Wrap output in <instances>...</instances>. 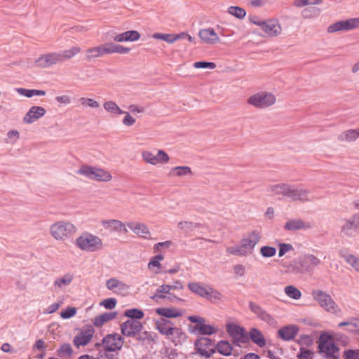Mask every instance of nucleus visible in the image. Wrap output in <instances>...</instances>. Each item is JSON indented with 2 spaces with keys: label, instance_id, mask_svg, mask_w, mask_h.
<instances>
[{
  "label": "nucleus",
  "instance_id": "1",
  "mask_svg": "<svg viewBox=\"0 0 359 359\" xmlns=\"http://www.w3.org/2000/svg\"><path fill=\"white\" fill-rule=\"evenodd\" d=\"M76 247L79 249L93 252L102 248V240L97 236L88 232L83 233L75 241Z\"/></svg>",
  "mask_w": 359,
  "mask_h": 359
},
{
  "label": "nucleus",
  "instance_id": "2",
  "mask_svg": "<svg viewBox=\"0 0 359 359\" xmlns=\"http://www.w3.org/2000/svg\"><path fill=\"white\" fill-rule=\"evenodd\" d=\"M76 231V226L68 222L59 221L50 227V235L57 241H64L71 237Z\"/></svg>",
  "mask_w": 359,
  "mask_h": 359
},
{
  "label": "nucleus",
  "instance_id": "3",
  "mask_svg": "<svg viewBox=\"0 0 359 359\" xmlns=\"http://www.w3.org/2000/svg\"><path fill=\"white\" fill-rule=\"evenodd\" d=\"M77 173L82 175L90 180L108 182L111 180V175L103 169L88 166L86 165H82Z\"/></svg>",
  "mask_w": 359,
  "mask_h": 359
},
{
  "label": "nucleus",
  "instance_id": "4",
  "mask_svg": "<svg viewBox=\"0 0 359 359\" xmlns=\"http://www.w3.org/2000/svg\"><path fill=\"white\" fill-rule=\"evenodd\" d=\"M226 330L234 345L241 346L242 344H248V332L243 327L231 323L226 324Z\"/></svg>",
  "mask_w": 359,
  "mask_h": 359
},
{
  "label": "nucleus",
  "instance_id": "5",
  "mask_svg": "<svg viewBox=\"0 0 359 359\" xmlns=\"http://www.w3.org/2000/svg\"><path fill=\"white\" fill-rule=\"evenodd\" d=\"M311 295L325 310L332 313H337L338 307L329 294L323 290H313Z\"/></svg>",
  "mask_w": 359,
  "mask_h": 359
},
{
  "label": "nucleus",
  "instance_id": "6",
  "mask_svg": "<svg viewBox=\"0 0 359 359\" xmlns=\"http://www.w3.org/2000/svg\"><path fill=\"white\" fill-rule=\"evenodd\" d=\"M124 339L117 333L107 334L102 340L101 343H97L95 346L99 348L103 345L106 351L115 352L118 351L123 347Z\"/></svg>",
  "mask_w": 359,
  "mask_h": 359
},
{
  "label": "nucleus",
  "instance_id": "7",
  "mask_svg": "<svg viewBox=\"0 0 359 359\" xmlns=\"http://www.w3.org/2000/svg\"><path fill=\"white\" fill-rule=\"evenodd\" d=\"M296 259L301 274L313 271L321 264L320 259L309 253H305Z\"/></svg>",
  "mask_w": 359,
  "mask_h": 359
},
{
  "label": "nucleus",
  "instance_id": "8",
  "mask_svg": "<svg viewBox=\"0 0 359 359\" xmlns=\"http://www.w3.org/2000/svg\"><path fill=\"white\" fill-rule=\"evenodd\" d=\"M276 97L270 93L259 92L248 99V103L260 109L269 107L276 102Z\"/></svg>",
  "mask_w": 359,
  "mask_h": 359
},
{
  "label": "nucleus",
  "instance_id": "9",
  "mask_svg": "<svg viewBox=\"0 0 359 359\" xmlns=\"http://www.w3.org/2000/svg\"><path fill=\"white\" fill-rule=\"evenodd\" d=\"M250 310L254 313L257 318L267 323L270 326L275 327L278 322L275 318L262 308L259 304L254 302L248 303Z\"/></svg>",
  "mask_w": 359,
  "mask_h": 359
},
{
  "label": "nucleus",
  "instance_id": "10",
  "mask_svg": "<svg viewBox=\"0 0 359 359\" xmlns=\"http://www.w3.org/2000/svg\"><path fill=\"white\" fill-rule=\"evenodd\" d=\"M359 231V212L354 214L349 219H345L341 227L342 236L352 237Z\"/></svg>",
  "mask_w": 359,
  "mask_h": 359
},
{
  "label": "nucleus",
  "instance_id": "11",
  "mask_svg": "<svg viewBox=\"0 0 359 359\" xmlns=\"http://www.w3.org/2000/svg\"><path fill=\"white\" fill-rule=\"evenodd\" d=\"M286 198L293 201L306 202L311 201L313 200V197L310 196L309 190L302 189L301 187H296L294 185H290L288 189Z\"/></svg>",
  "mask_w": 359,
  "mask_h": 359
},
{
  "label": "nucleus",
  "instance_id": "12",
  "mask_svg": "<svg viewBox=\"0 0 359 359\" xmlns=\"http://www.w3.org/2000/svg\"><path fill=\"white\" fill-rule=\"evenodd\" d=\"M143 330V325L139 320L128 319L121 325L123 335L134 339L139 331Z\"/></svg>",
  "mask_w": 359,
  "mask_h": 359
},
{
  "label": "nucleus",
  "instance_id": "13",
  "mask_svg": "<svg viewBox=\"0 0 359 359\" xmlns=\"http://www.w3.org/2000/svg\"><path fill=\"white\" fill-rule=\"evenodd\" d=\"M95 330L92 325L83 327L74 337L73 343L75 346L79 348L81 346L87 345L92 339Z\"/></svg>",
  "mask_w": 359,
  "mask_h": 359
},
{
  "label": "nucleus",
  "instance_id": "14",
  "mask_svg": "<svg viewBox=\"0 0 359 359\" xmlns=\"http://www.w3.org/2000/svg\"><path fill=\"white\" fill-rule=\"evenodd\" d=\"M61 62L59 53H50L40 56L35 62L36 66L47 68L56 63Z\"/></svg>",
  "mask_w": 359,
  "mask_h": 359
},
{
  "label": "nucleus",
  "instance_id": "15",
  "mask_svg": "<svg viewBox=\"0 0 359 359\" xmlns=\"http://www.w3.org/2000/svg\"><path fill=\"white\" fill-rule=\"evenodd\" d=\"M268 36H276L281 33V26L276 19L264 20L260 27Z\"/></svg>",
  "mask_w": 359,
  "mask_h": 359
},
{
  "label": "nucleus",
  "instance_id": "16",
  "mask_svg": "<svg viewBox=\"0 0 359 359\" xmlns=\"http://www.w3.org/2000/svg\"><path fill=\"white\" fill-rule=\"evenodd\" d=\"M260 238L258 231H252L249 233L246 237L241 239V243L244 250H247V254L251 253L253 251L254 248L259 243Z\"/></svg>",
  "mask_w": 359,
  "mask_h": 359
},
{
  "label": "nucleus",
  "instance_id": "17",
  "mask_svg": "<svg viewBox=\"0 0 359 359\" xmlns=\"http://www.w3.org/2000/svg\"><path fill=\"white\" fill-rule=\"evenodd\" d=\"M157 334L153 332L140 330L133 339L136 344L151 345L156 342Z\"/></svg>",
  "mask_w": 359,
  "mask_h": 359
},
{
  "label": "nucleus",
  "instance_id": "18",
  "mask_svg": "<svg viewBox=\"0 0 359 359\" xmlns=\"http://www.w3.org/2000/svg\"><path fill=\"white\" fill-rule=\"evenodd\" d=\"M248 344L251 341L259 348H264L266 345L264 335L260 330L252 327L248 332Z\"/></svg>",
  "mask_w": 359,
  "mask_h": 359
},
{
  "label": "nucleus",
  "instance_id": "19",
  "mask_svg": "<svg viewBox=\"0 0 359 359\" xmlns=\"http://www.w3.org/2000/svg\"><path fill=\"white\" fill-rule=\"evenodd\" d=\"M46 111V109L39 106H32L23 118V121L25 123L31 124L44 116Z\"/></svg>",
  "mask_w": 359,
  "mask_h": 359
},
{
  "label": "nucleus",
  "instance_id": "20",
  "mask_svg": "<svg viewBox=\"0 0 359 359\" xmlns=\"http://www.w3.org/2000/svg\"><path fill=\"white\" fill-rule=\"evenodd\" d=\"M299 330V327L295 325L284 326L278 331V337L283 341H290L294 339Z\"/></svg>",
  "mask_w": 359,
  "mask_h": 359
},
{
  "label": "nucleus",
  "instance_id": "21",
  "mask_svg": "<svg viewBox=\"0 0 359 359\" xmlns=\"http://www.w3.org/2000/svg\"><path fill=\"white\" fill-rule=\"evenodd\" d=\"M106 287L108 290L119 294L127 293L129 289V286L127 284L116 278H110L107 280Z\"/></svg>",
  "mask_w": 359,
  "mask_h": 359
},
{
  "label": "nucleus",
  "instance_id": "22",
  "mask_svg": "<svg viewBox=\"0 0 359 359\" xmlns=\"http://www.w3.org/2000/svg\"><path fill=\"white\" fill-rule=\"evenodd\" d=\"M318 348L320 352L325 353L327 358L334 356V353L339 351L338 347L332 340H322L321 337Z\"/></svg>",
  "mask_w": 359,
  "mask_h": 359
},
{
  "label": "nucleus",
  "instance_id": "23",
  "mask_svg": "<svg viewBox=\"0 0 359 359\" xmlns=\"http://www.w3.org/2000/svg\"><path fill=\"white\" fill-rule=\"evenodd\" d=\"M217 330L211 325H207L204 323L196 324L190 327V332L200 335H211L215 334Z\"/></svg>",
  "mask_w": 359,
  "mask_h": 359
},
{
  "label": "nucleus",
  "instance_id": "24",
  "mask_svg": "<svg viewBox=\"0 0 359 359\" xmlns=\"http://www.w3.org/2000/svg\"><path fill=\"white\" fill-rule=\"evenodd\" d=\"M198 36L206 43L214 44L219 41L217 33L212 28L201 29L198 33Z\"/></svg>",
  "mask_w": 359,
  "mask_h": 359
},
{
  "label": "nucleus",
  "instance_id": "25",
  "mask_svg": "<svg viewBox=\"0 0 359 359\" xmlns=\"http://www.w3.org/2000/svg\"><path fill=\"white\" fill-rule=\"evenodd\" d=\"M128 226L137 236L146 239H149L150 231L147 226L143 223H129Z\"/></svg>",
  "mask_w": 359,
  "mask_h": 359
},
{
  "label": "nucleus",
  "instance_id": "26",
  "mask_svg": "<svg viewBox=\"0 0 359 359\" xmlns=\"http://www.w3.org/2000/svg\"><path fill=\"white\" fill-rule=\"evenodd\" d=\"M140 38V33L136 30H129L121 34H118L114 37L116 42L123 41H136Z\"/></svg>",
  "mask_w": 359,
  "mask_h": 359
},
{
  "label": "nucleus",
  "instance_id": "27",
  "mask_svg": "<svg viewBox=\"0 0 359 359\" xmlns=\"http://www.w3.org/2000/svg\"><path fill=\"white\" fill-rule=\"evenodd\" d=\"M310 228V224L301 219H290L284 225L286 231H294Z\"/></svg>",
  "mask_w": 359,
  "mask_h": 359
},
{
  "label": "nucleus",
  "instance_id": "28",
  "mask_svg": "<svg viewBox=\"0 0 359 359\" xmlns=\"http://www.w3.org/2000/svg\"><path fill=\"white\" fill-rule=\"evenodd\" d=\"M339 255L349 264L355 270L359 272V258L350 254L346 249L339 250Z\"/></svg>",
  "mask_w": 359,
  "mask_h": 359
},
{
  "label": "nucleus",
  "instance_id": "29",
  "mask_svg": "<svg viewBox=\"0 0 359 359\" xmlns=\"http://www.w3.org/2000/svg\"><path fill=\"white\" fill-rule=\"evenodd\" d=\"M279 264L286 273H292L294 275L301 274L297 259H294L290 261H285L284 259H282Z\"/></svg>",
  "mask_w": 359,
  "mask_h": 359
},
{
  "label": "nucleus",
  "instance_id": "30",
  "mask_svg": "<svg viewBox=\"0 0 359 359\" xmlns=\"http://www.w3.org/2000/svg\"><path fill=\"white\" fill-rule=\"evenodd\" d=\"M101 223L105 229H111L116 231H123L125 233L128 231L124 224L122 222L117 219H105L102 220Z\"/></svg>",
  "mask_w": 359,
  "mask_h": 359
},
{
  "label": "nucleus",
  "instance_id": "31",
  "mask_svg": "<svg viewBox=\"0 0 359 359\" xmlns=\"http://www.w3.org/2000/svg\"><path fill=\"white\" fill-rule=\"evenodd\" d=\"M116 316L117 312L116 311L103 313L101 315L95 317L93 320V325L97 327H101L104 325V323L115 318Z\"/></svg>",
  "mask_w": 359,
  "mask_h": 359
},
{
  "label": "nucleus",
  "instance_id": "32",
  "mask_svg": "<svg viewBox=\"0 0 359 359\" xmlns=\"http://www.w3.org/2000/svg\"><path fill=\"white\" fill-rule=\"evenodd\" d=\"M73 278V275L71 273H66L62 277L56 278L53 285V290L56 291L58 289L65 288L72 282Z\"/></svg>",
  "mask_w": 359,
  "mask_h": 359
},
{
  "label": "nucleus",
  "instance_id": "33",
  "mask_svg": "<svg viewBox=\"0 0 359 359\" xmlns=\"http://www.w3.org/2000/svg\"><path fill=\"white\" fill-rule=\"evenodd\" d=\"M339 327L346 326V330L349 332L358 334L359 330V318H351L346 321L340 323Z\"/></svg>",
  "mask_w": 359,
  "mask_h": 359
},
{
  "label": "nucleus",
  "instance_id": "34",
  "mask_svg": "<svg viewBox=\"0 0 359 359\" xmlns=\"http://www.w3.org/2000/svg\"><path fill=\"white\" fill-rule=\"evenodd\" d=\"M156 313L163 317L177 318L182 316V311L180 309H172L169 308H158L156 309Z\"/></svg>",
  "mask_w": 359,
  "mask_h": 359
},
{
  "label": "nucleus",
  "instance_id": "35",
  "mask_svg": "<svg viewBox=\"0 0 359 359\" xmlns=\"http://www.w3.org/2000/svg\"><path fill=\"white\" fill-rule=\"evenodd\" d=\"M208 287H203L200 283L196 282H191L188 284V288L192 292L203 298L208 294Z\"/></svg>",
  "mask_w": 359,
  "mask_h": 359
},
{
  "label": "nucleus",
  "instance_id": "36",
  "mask_svg": "<svg viewBox=\"0 0 359 359\" xmlns=\"http://www.w3.org/2000/svg\"><path fill=\"white\" fill-rule=\"evenodd\" d=\"M216 348L217 351L225 356L230 355L232 353L233 346L229 341L226 340H221L217 342Z\"/></svg>",
  "mask_w": 359,
  "mask_h": 359
},
{
  "label": "nucleus",
  "instance_id": "37",
  "mask_svg": "<svg viewBox=\"0 0 359 359\" xmlns=\"http://www.w3.org/2000/svg\"><path fill=\"white\" fill-rule=\"evenodd\" d=\"M186 338V333L184 332L181 328L175 327L172 332L170 341L172 344L177 346L178 344H182L183 341H185Z\"/></svg>",
  "mask_w": 359,
  "mask_h": 359
},
{
  "label": "nucleus",
  "instance_id": "38",
  "mask_svg": "<svg viewBox=\"0 0 359 359\" xmlns=\"http://www.w3.org/2000/svg\"><path fill=\"white\" fill-rule=\"evenodd\" d=\"M359 137V128L358 129L348 130L339 135L338 139L340 141L351 142Z\"/></svg>",
  "mask_w": 359,
  "mask_h": 359
},
{
  "label": "nucleus",
  "instance_id": "39",
  "mask_svg": "<svg viewBox=\"0 0 359 359\" xmlns=\"http://www.w3.org/2000/svg\"><path fill=\"white\" fill-rule=\"evenodd\" d=\"M290 184H278L269 187V190L273 192L276 195H283L286 197L288 191Z\"/></svg>",
  "mask_w": 359,
  "mask_h": 359
},
{
  "label": "nucleus",
  "instance_id": "40",
  "mask_svg": "<svg viewBox=\"0 0 359 359\" xmlns=\"http://www.w3.org/2000/svg\"><path fill=\"white\" fill-rule=\"evenodd\" d=\"M81 48L78 46H74L69 50H65L61 52H59L60 55L61 62L65 60H69L72 58L74 56L80 53Z\"/></svg>",
  "mask_w": 359,
  "mask_h": 359
},
{
  "label": "nucleus",
  "instance_id": "41",
  "mask_svg": "<svg viewBox=\"0 0 359 359\" xmlns=\"http://www.w3.org/2000/svg\"><path fill=\"white\" fill-rule=\"evenodd\" d=\"M207 291H208V294L206 296H205V297H204L206 299H208L210 302H213V303L222 300L223 295L222 294V293H220L217 290L209 286Z\"/></svg>",
  "mask_w": 359,
  "mask_h": 359
},
{
  "label": "nucleus",
  "instance_id": "42",
  "mask_svg": "<svg viewBox=\"0 0 359 359\" xmlns=\"http://www.w3.org/2000/svg\"><path fill=\"white\" fill-rule=\"evenodd\" d=\"M103 45H100L96 47L88 48L87 52V58L90 60L92 58H96L104 55Z\"/></svg>",
  "mask_w": 359,
  "mask_h": 359
},
{
  "label": "nucleus",
  "instance_id": "43",
  "mask_svg": "<svg viewBox=\"0 0 359 359\" xmlns=\"http://www.w3.org/2000/svg\"><path fill=\"white\" fill-rule=\"evenodd\" d=\"M170 325H173L171 321L163 318L155 322V327L161 334H163Z\"/></svg>",
  "mask_w": 359,
  "mask_h": 359
},
{
  "label": "nucleus",
  "instance_id": "44",
  "mask_svg": "<svg viewBox=\"0 0 359 359\" xmlns=\"http://www.w3.org/2000/svg\"><path fill=\"white\" fill-rule=\"evenodd\" d=\"M196 347H204L208 350L215 348L214 341L208 337H201L195 341Z\"/></svg>",
  "mask_w": 359,
  "mask_h": 359
},
{
  "label": "nucleus",
  "instance_id": "45",
  "mask_svg": "<svg viewBox=\"0 0 359 359\" xmlns=\"http://www.w3.org/2000/svg\"><path fill=\"white\" fill-rule=\"evenodd\" d=\"M124 315L130 319L138 320L144 317V312L138 309H130L126 310Z\"/></svg>",
  "mask_w": 359,
  "mask_h": 359
},
{
  "label": "nucleus",
  "instance_id": "46",
  "mask_svg": "<svg viewBox=\"0 0 359 359\" xmlns=\"http://www.w3.org/2000/svg\"><path fill=\"white\" fill-rule=\"evenodd\" d=\"M103 106L104 109L108 112L116 114H123L124 113V111L121 109L120 107L113 101L105 102Z\"/></svg>",
  "mask_w": 359,
  "mask_h": 359
},
{
  "label": "nucleus",
  "instance_id": "47",
  "mask_svg": "<svg viewBox=\"0 0 359 359\" xmlns=\"http://www.w3.org/2000/svg\"><path fill=\"white\" fill-rule=\"evenodd\" d=\"M284 291L289 297L293 299L297 300L301 298L302 293L300 290L293 285L286 286Z\"/></svg>",
  "mask_w": 359,
  "mask_h": 359
},
{
  "label": "nucleus",
  "instance_id": "48",
  "mask_svg": "<svg viewBox=\"0 0 359 359\" xmlns=\"http://www.w3.org/2000/svg\"><path fill=\"white\" fill-rule=\"evenodd\" d=\"M170 174L175 176L182 177L191 174V170L188 166H177L171 169Z\"/></svg>",
  "mask_w": 359,
  "mask_h": 359
},
{
  "label": "nucleus",
  "instance_id": "49",
  "mask_svg": "<svg viewBox=\"0 0 359 359\" xmlns=\"http://www.w3.org/2000/svg\"><path fill=\"white\" fill-rule=\"evenodd\" d=\"M72 353L73 350L69 344H63L57 350V355L60 358L69 357Z\"/></svg>",
  "mask_w": 359,
  "mask_h": 359
},
{
  "label": "nucleus",
  "instance_id": "50",
  "mask_svg": "<svg viewBox=\"0 0 359 359\" xmlns=\"http://www.w3.org/2000/svg\"><path fill=\"white\" fill-rule=\"evenodd\" d=\"M228 13L238 19H243L246 15L244 8L239 6H230L228 8Z\"/></svg>",
  "mask_w": 359,
  "mask_h": 359
},
{
  "label": "nucleus",
  "instance_id": "51",
  "mask_svg": "<svg viewBox=\"0 0 359 359\" xmlns=\"http://www.w3.org/2000/svg\"><path fill=\"white\" fill-rule=\"evenodd\" d=\"M342 21L344 31L352 30L359 27V18H350Z\"/></svg>",
  "mask_w": 359,
  "mask_h": 359
},
{
  "label": "nucleus",
  "instance_id": "52",
  "mask_svg": "<svg viewBox=\"0 0 359 359\" xmlns=\"http://www.w3.org/2000/svg\"><path fill=\"white\" fill-rule=\"evenodd\" d=\"M151 299L153 301L156 302H158L160 299H165L169 300V302H175L176 301H182V299L180 298L177 297V296H175V294H173L170 292L168 295L155 294L151 297Z\"/></svg>",
  "mask_w": 359,
  "mask_h": 359
},
{
  "label": "nucleus",
  "instance_id": "53",
  "mask_svg": "<svg viewBox=\"0 0 359 359\" xmlns=\"http://www.w3.org/2000/svg\"><path fill=\"white\" fill-rule=\"evenodd\" d=\"M320 10L317 7H309L302 11V15L304 18H312L320 15Z\"/></svg>",
  "mask_w": 359,
  "mask_h": 359
},
{
  "label": "nucleus",
  "instance_id": "54",
  "mask_svg": "<svg viewBox=\"0 0 359 359\" xmlns=\"http://www.w3.org/2000/svg\"><path fill=\"white\" fill-rule=\"evenodd\" d=\"M177 226L186 234H189L194 231L193 222H191L181 221L178 223Z\"/></svg>",
  "mask_w": 359,
  "mask_h": 359
},
{
  "label": "nucleus",
  "instance_id": "55",
  "mask_svg": "<svg viewBox=\"0 0 359 359\" xmlns=\"http://www.w3.org/2000/svg\"><path fill=\"white\" fill-rule=\"evenodd\" d=\"M276 249L271 246H263L260 249V253L264 257H272L276 255Z\"/></svg>",
  "mask_w": 359,
  "mask_h": 359
},
{
  "label": "nucleus",
  "instance_id": "56",
  "mask_svg": "<svg viewBox=\"0 0 359 359\" xmlns=\"http://www.w3.org/2000/svg\"><path fill=\"white\" fill-rule=\"evenodd\" d=\"M196 353L199 354L201 356L204 357L205 358H209L214 353H215V348H211L210 350L206 349L204 347H196L195 346Z\"/></svg>",
  "mask_w": 359,
  "mask_h": 359
},
{
  "label": "nucleus",
  "instance_id": "57",
  "mask_svg": "<svg viewBox=\"0 0 359 359\" xmlns=\"http://www.w3.org/2000/svg\"><path fill=\"white\" fill-rule=\"evenodd\" d=\"M226 251L229 254L241 256L245 255L247 254V250H244L241 244L235 247L228 248Z\"/></svg>",
  "mask_w": 359,
  "mask_h": 359
},
{
  "label": "nucleus",
  "instance_id": "58",
  "mask_svg": "<svg viewBox=\"0 0 359 359\" xmlns=\"http://www.w3.org/2000/svg\"><path fill=\"white\" fill-rule=\"evenodd\" d=\"M293 249V246L291 244L280 243L278 244V256L281 257L287 252L292 250Z\"/></svg>",
  "mask_w": 359,
  "mask_h": 359
},
{
  "label": "nucleus",
  "instance_id": "59",
  "mask_svg": "<svg viewBox=\"0 0 359 359\" xmlns=\"http://www.w3.org/2000/svg\"><path fill=\"white\" fill-rule=\"evenodd\" d=\"M194 67L196 69L209 68L213 69L216 67V64L212 62L199 61L194 63Z\"/></svg>",
  "mask_w": 359,
  "mask_h": 359
},
{
  "label": "nucleus",
  "instance_id": "60",
  "mask_svg": "<svg viewBox=\"0 0 359 359\" xmlns=\"http://www.w3.org/2000/svg\"><path fill=\"white\" fill-rule=\"evenodd\" d=\"M143 159L148 163L156 165L157 163V157L150 151L142 152Z\"/></svg>",
  "mask_w": 359,
  "mask_h": 359
},
{
  "label": "nucleus",
  "instance_id": "61",
  "mask_svg": "<svg viewBox=\"0 0 359 359\" xmlns=\"http://www.w3.org/2000/svg\"><path fill=\"white\" fill-rule=\"evenodd\" d=\"M328 33H334L339 31H344L343 21H337L331 24L327 29Z\"/></svg>",
  "mask_w": 359,
  "mask_h": 359
},
{
  "label": "nucleus",
  "instance_id": "62",
  "mask_svg": "<svg viewBox=\"0 0 359 359\" xmlns=\"http://www.w3.org/2000/svg\"><path fill=\"white\" fill-rule=\"evenodd\" d=\"M79 101L83 106H88L92 108H98L100 107L99 103L91 98L81 97Z\"/></svg>",
  "mask_w": 359,
  "mask_h": 359
},
{
  "label": "nucleus",
  "instance_id": "63",
  "mask_svg": "<svg viewBox=\"0 0 359 359\" xmlns=\"http://www.w3.org/2000/svg\"><path fill=\"white\" fill-rule=\"evenodd\" d=\"M344 359H359V349H348L344 352Z\"/></svg>",
  "mask_w": 359,
  "mask_h": 359
},
{
  "label": "nucleus",
  "instance_id": "64",
  "mask_svg": "<svg viewBox=\"0 0 359 359\" xmlns=\"http://www.w3.org/2000/svg\"><path fill=\"white\" fill-rule=\"evenodd\" d=\"M313 352L311 350L301 347L299 353L297 354L299 359H312Z\"/></svg>",
  "mask_w": 359,
  "mask_h": 359
}]
</instances>
